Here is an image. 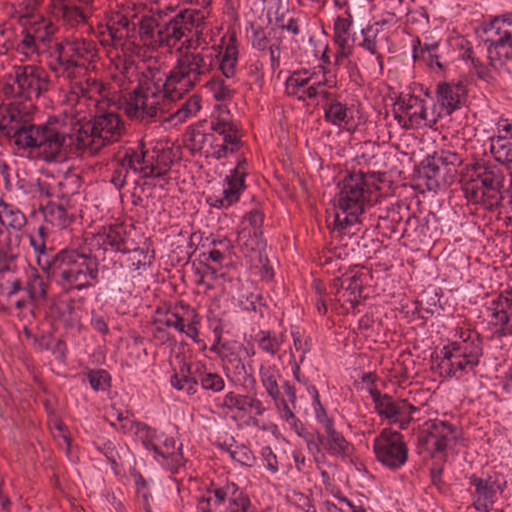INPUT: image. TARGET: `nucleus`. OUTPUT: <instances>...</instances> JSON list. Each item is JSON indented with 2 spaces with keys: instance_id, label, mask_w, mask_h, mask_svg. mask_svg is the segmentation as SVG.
I'll return each mask as SVG.
<instances>
[{
  "instance_id": "c03bdc74",
  "label": "nucleus",
  "mask_w": 512,
  "mask_h": 512,
  "mask_svg": "<svg viewBox=\"0 0 512 512\" xmlns=\"http://www.w3.org/2000/svg\"><path fill=\"white\" fill-rule=\"evenodd\" d=\"M220 356L224 363V369L227 375L231 373L237 381L241 379L246 380V378L250 376L248 374L246 365L238 352L233 351L230 347L223 345L220 351Z\"/></svg>"
},
{
  "instance_id": "a19ab883",
  "label": "nucleus",
  "mask_w": 512,
  "mask_h": 512,
  "mask_svg": "<svg viewBox=\"0 0 512 512\" xmlns=\"http://www.w3.org/2000/svg\"><path fill=\"white\" fill-rule=\"evenodd\" d=\"M420 177L426 179V187L428 190L438 189L441 185V181L444 183L448 182L443 170L440 168L439 159L435 154L428 156L422 162Z\"/></svg>"
},
{
  "instance_id": "9b49d317",
  "label": "nucleus",
  "mask_w": 512,
  "mask_h": 512,
  "mask_svg": "<svg viewBox=\"0 0 512 512\" xmlns=\"http://www.w3.org/2000/svg\"><path fill=\"white\" fill-rule=\"evenodd\" d=\"M49 68L60 76L74 78L78 70H87L98 58L97 44L84 38H65L50 52Z\"/></svg>"
},
{
  "instance_id": "a211bd4d",
  "label": "nucleus",
  "mask_w": 512,
  "mask_h": 512,
  "mask_svg": "<svg viewBox=\"0 0 512 512\" xmlns=\"http://www.w3.org/2000/svg\"><path fill=\"white\" fill-rule=\"evenodd\" d=\"M373 450L376 459L390 470L401 468L408 460V447L403 435L390 428H384L374 439Z\"/></svg>"
},
{
  "instance_id": "f3484780",
  "label": "nucleus",
  "mask_w": 512,
  "mask_h": 512,
  "mask_svg": "<svg viewBox=\"0 0 512 512\" xmlns=\"http://www.w3.org/2000/svg\"><path fill=\"white\" fill-rule=\"evenodd\" d=\"M456 429L447 421L439 419L429 420L418 435V453L426 452L431 458L446 461V450L455 442Z\"/></svg>"
},
{
  "instance_id": "09e8293b",
  "label": "nucleus",
  "mask_w": 512,
  "mask_h": 512,
  "mask_svg": "<svg viewBox=\"0 0 512 512\" xmlns=\"http://www.w3.org/2000/svg\"><path fill=\"white\" fill-rule=\"evenodd\" d=\"M218 58V56L216 57ZM238 61V48L236 39L232 36L225 46V50L221 55V59H215V65L219 63V68L226 78L233 77L236 71Z\"/></svg>"
},
{
  "instance_id": "e2e57ef3",
  "label": "nucleus",
  "mask_w": 512,
  "mask_h": 512,
  "mask_svg": "<svg viewBox=\"0 0 512 512\" xmlns=\"http://www.w3.org/2000/svg\"><path fill=\"white\" fill-rule=\"evenodd\" d=\"M187 317L189 320H185V327L182 333H185L189 338L195 342H199V330L197 325L200 323L199 316L195 309L186 308Z\"/></svg>"
},
{
  "instance_id": "de8ad7c7",
  "label": "nucleus",
  "mask_w": 512,
  "mask_h": 512,
  "mask_svg": "<svg viewBox=\"0 0 512 512\" xmlns=\"http://www.w3.org/2000/svg\"><path fill=\"white\" fill-rule=\"evenodd\" d=\"M315 73H311L307 69H299L293 71L285 82V91L288 96L298 99L303 90L313 80Z\"/></svg>"
},
{
  "instance_id": "393cba45",
  "label": "nucleus",
  "mask_w": 512,
  "mask_h": 512,
  "mask_svg": "<svg viewBox=\"0 0 512 512\" xmlns=\"http://www.w3.org/2000/svg\"><path fill=\"white\" fill-rule=\"evenodd\" d=\"M361 274H353L343 279L335 278L332 287L336 292H331L334 295L333 300L337 302L342 308L346 310L354 309L360 302L362 297L363 281ZM332 301V298H329Z\"/></svg>"
},
{
  "instance_id": "a18cd8bd",
  "label": "nucleus",
  "mask_w": 512,
  "mask_h": 512,
  "mask_svg": "<svg viewBox=\"0 0 512 512\" xmlns=\"http://www.w3.org/2000/svg\"><path fill=\"white\" fill-rule=\"evenodd\" d=\"M325 434L324 449L328 454L336 457H345L349 454V442L334 428V425L326 428Z\"/></svg>"
},
{
  "instance_id": "412c9836",
  "label": "nucleus",
  "mask_w": 512,
  "mask_h": 512,
  "mask_svg": "<svg viewBox=\"0 0 512 512\" xmlns=\"http://www.w3.org/2000/svg\"><path fill=\"white\" fill-rule=\"evenodd\" d=\"M146 437L143 444L147 449L153 450L156 460L172 473H177L179 468L184 465V456L182 445L176 446V440L173 437H165L164 435L154 437L156 431L146 427Z\"/></svg>"
},
{
  "instance_id": "bf43d9fd",
  "label": "nucleus",
  "mask_w": 512,
  "mask_h": 512,
  "mask_svg": "<svg viewBox=\"0 0 512 512\" xmlns=\"http://www.w3.org/2000/svg\"><path fill=\"white\" fill-rule=\"evenodd\" d=\"M97 449L106 457L112 469L116 471L120 465L121 459L116 445L110 440H105L97 445Z\"/></svg>"
},
{
  "instance_id": "f8f14e48",
  "label": "nucleus",
  "mask_w": 512,
  "mask_h": 512,
  "mask_svg": "<svg viewBox=\"0 0 512 512\" xmlns=\"http://www.w3.org/2000/svg\"><path fill=\"white\" fill-rule=\"evenodd\" d=\"M78 149L90 154L98 153L101 148L119 141L124 132L121 116L113 111L97 114L86 125L77 120Z\"/></svg>"
},
{
  "instance_id": "1a4fd4ad",
  "label": "nucleus",
  "mask_w": 512,
  "mask_h": 512,
  "mask_svg": "<svg viewBox=\"0 0 512 512\" xmlns=\"http://www.w3.org/2000/svg\"><path fill=\"white\" fill-rule=\"evenodd\" d=\"M217 53L213 48L202 47L200 51L180 52L175 66L164 79L170 91L181 99L183 94L193 89L208 76L215 66Z\"/></svg>"
},
{
  "instance_id": "72a5a7b5",
  "label": "nucleus",
  "mask_w": 512,
  "mask_h": 512,
  "mask_svg": "<svg viewBox=\"0 0 512 512\" xmlns=\"http://www.w3.org/2000/svg\"><path fill=\"white\" fill-rule=\"evenodd\" d=\"M134 32L133 19L129 20L125 15L116 13L109 18L105 30L101 32L104 37L102 42L115 44L124 38L132 39Z\"/></svg>"
},
{
  "instance_id": "bb28decb",
  "label": "nucleus",
  "mask_w": 512,
  "mask_h": 512,
  "mask_svg": "<svg viewBox=\"0 0 512 512\" xmlns=\"http://www.w3.org/2000/svg\"><path fill=\"white\" fill-rule=\"evenodd\" d=\"M354 232L351 228L343 229L341 232L336 233L335 222L332 229V241L329 247L322 252L319 256V264L322 266H333L338 270L341 269L339 261L347 259L353 252L354 248L348 243L344 242L345 236L351 237Z\"/></svg>"
},
{
  "instance_id": "37998d69",
  "label": "nucleus",
  "mask_w": 512,
  "mask_h": 512,
  "mask_svg": "<svg viewBox=\"0 0 512 512\" xmlns=\"http://www.w3.org/2000/svg\"><path fill=\"white\" fill-rule=\"evenodd\" d=\"M252 339L261 352L269 357H275L281 350L284 342V334H276L271 330H259L252 336Z\"/></svg>"
},
{
  "instance_id": "49530a36",
  "label": "nucleus",
  "mask_w": 512,
  "mask_h": 512,
  "mask_svg": "<svg viewBox=\"0 0 512 512\" xmlns=\"http://www.w3.org/2000/svg\"><path fill=\"white\" fill-rule=\"evenodd\" d=\"M128 246L122 254H127L126 263L130 270L140 271L151 266L154 256L149 255L148 247H138L133 240Z\"/></svg>"
},
{
  "instance_id": "9d476101",
  "label": "nucleus",
  "mask_w": 512,
  "mask_h": 512,
  "mask_svg": "<svg viewBox=\"0 0 512 512\" xmlns=\"http://www.w3.org/2000/svg\"><path fill=\"white\" fill-rule=\"evenodd\" d=\"M370 193L371 185L363 172L351 173L343 179L337 194L336 233L362 222L360 215L369 202Z\"/></svg>"
},
{
  "instance_id": "2eb2a0df",
  "label": "nucleus",
  "mask_w": 512,
  "mask_h": 512,
  "mask_svg": "<svg viewBox=\"0 0 512 512\" xmlns=\"http://www.w3.org/2000/svg\"><path fill=\"white\" fill-rule=\"evenodd\" d=\"M198 383L204 390L219 393L225 388V381L221 375L209 371L205 364L196 362L194 364L182 363L179 371L171 376V384L179 391H185L188 395L197 392Z\"/></svg>"
},
{
  "instance_id": "c85d7f7f",
  "label": "nucleus",
  "mask_w": 512,
  "mask_h": 512,
  "mask_svg": "<svg viewBox=\"0 0 512 512\" xmlns=\"http://www.w3.org/2000/svg\"><path fill=\"white\" fill-rule=\"evenodd\" d=\"M195 12V22L186 24V29L183 31V35L179 38V42L184 39L179 52L184 51H198L202 44H206L203 28L205 25V16L201 10L194 8H179V13Z\"/></svg>"
},
{
  "instance_id": "3c124183",
  "label": "nucleus",
  "mask_w": 512,
  "mask_h": 512,
  "mask_svg": "<svg viewBox=\"0 0 512 512\" xmlns=\"http://www.w3.org/2000/svg\"><path fill=\"white\" fill-rule=\"evenodd\" d=\"M439 159L440 168L443 170L446 178L452 180L457 172V168L463 163L461 155L450 150H440L434 152Z\"/></svg>"
},
{
  "instance_id": "20e7f679",
  "label": "nucleus",
  "mask_w": 512,
  "mask_h": 512,
  "mask_svg": "<svg viewBox=\"0 0 512 512\" xmlns=\"http://www.w3.org/2000/svg\"><path fill=\"white\" fill-rule=\"evenodd\" d=\"M48 284L38 270L20 261L13 247L0 250V296L11 298L20 292L25 298L16 301L17 308L39 303L47 296Z\"/></svg>"
},
{
  "instance_id": "864d4df0",
  "label": "nucleus",
  "mask_w": 512,
  "mask_h": 512,
  "mask_svg": "<svg viewBox=\"0 0 512 512\" xmlns=\"http://www.w3.org/2000/svg\"><path fill=\"white\" fill-rule=\"evenodd\" d=\"M56 198L64 200L76 194L80 188V178L75 174L65 175L61 180L54 182Z\"/></svg>"
},
{
  "instance_id": "e433bc0d",
  "label": "nucleus",
  "mask_w": 512,
  "mask_h": 512,
  "mask_svg": "<svg viewBox=\"0 0 512 512\" xmlns=\"http://www.w3.org/2000/svg\"><path fill=\"white\" fill-rule=\"evenodd\" d=\"M282 420L285 421V423L294 430L298 436L305 440L308 450L313 455L321 452V446H324V436L319 432H317L316 436L308 432L303 423L296 417L293 410H286Z\"/></svg>"
},
{
  "instance_id": "2f4dec72",
  "label": "nucleus",
  "mask_w": 512,
  "mask_h": 512,
  "mask_svg": "<svg viewBox=\"0 0 512 512\" xmlns=\"http://www.w3.org/2000/svg\"><path fill=\"white\" fill-rule=\"evenodd\" d=\"M437 100L441 107L450 115L464 105L467 96L466 86L462 82L439 83L437 85Z\"/></svg>"
},
{
  "instance_id": "0e129e2a",
  "label": "nucleus",
  "mask_w": 512,
  "mask_h": 512,
  "mask_svg": "<svg viewBox=\"0 0 512 512\" xmlns=\"http://www.w3.org/2000/svg\"><path fill=\"white\" fill-rule=\"evenodd\" d=\"M245 398L246 394H237L233 391H230L225 394L221 406L223 408H227L230 411L236 410L240 413H243V411H245Z\"/></svg>"
},
{
  "instance_id": "6e6552de",
  "label": "nucleus",
  "mask_w": 512,
  "mask_h": 512,
  "mask_svg": "<svg viewBox=\"0 0 512 512\" xmlns=\"http://www.w3.org/2000/svg\"><path fill=\"white\" fill-rule=\"evenodd\" d=\"M483 356V341L479 333L462 330L459 340L445 345L440 350L438 362L439 374L444 377L461 379L465 375L475 374Z\"/></svg>"
},
{
  "instance_id": "7ed1b4c3",
  "label": "nucleus",
  "mask_w": 512,
  "mask_h": 512,
  "mask_svg": "<svg viewBox=\"0 0 512 512\" xmlns=\"http://www.w3.org/2000/svg\"><path fill=\"white\" fill-rule=\"evenodd\" d=\"M137 80V87L126 99L127 116L145 124L164 120V115L171 111V104L179 100L177 94L170 91L164 74L147 68L137 75Z\"/></svg>"
},
{
  "instance_id": "7c9ffc66",
  "label": "nucleus",
  "mask_w": 512,
  "mask_h": 512,
  "mask_svg": "<svg viewBox=\"0 0 512 512\" xmlns=\"http://www.w3.org/2000/svg\"><path fill=\"white\" fill-rule=\"evenodd\" d=\"M325 103L323 104L324 118L333 126L339 128L348 127L353 123V110L346 103L341 102L331 92H323Z\"/></svg>"
},
{
  "instance_id": "13d9d810",
  "label": "nucleus",
  "mask_w": 512,
  "mask_h": 512,
  "mask_svg": "<svg viewBox=\"0 0 512 512\" xmlns=\"http://www.w3.org/2000/svg\"><path fill=\"white\" fill-rule=\"evenodd\" d=\"M335 85V81L331 78L324 77L323 80L311 81L308 86L303 90L301 95L298 97L299 101H305L306 99H315L319 95L323 96L324 91H320L322 86L332 87Z\"/></svg>"
},
{
  "instance_id": "4c0bfd02",
  "label": "nucleus",
  "mask_w": 512,
  "mask_h": 512,
  "mask_svg": "<svg viewBox=\"0 0 512 512\" xmlns=\"http://www.w3.org/2000/svg\"><path fill=\"white\" fill-rule=\"evenodd\" d=\"M72 92L77 95L78 98H86L93 100L96 103L99 102L98 97H108V86L101 80L93 78L91 76L86 77L83 80L75 82L72 87Z\"/></svg>"
},
{
  "instance_id": "aec40b11",
  "label": "nucleus",
  "mask_w": 512,
  "mask_h": 512,
  "mask_svg": "<svg viewBox=\"0 0 512 512\" xmlns=\"http://www.w3.org/2000/svg\"><path fill=\"white\" fill-rule=\"evenodd\" d=\"M397 106L394 117L405 129H418L422 126L432 128L437 123L435 112H429L426 101L417 96L402 97Z\"/></svg>"
},
{
  "instance_id": "4468645a",
  "label": "nucleus",
  "mask_w": 512,
  "mask_h": 512,
  "mask_svg": "<svg viewBox=\"0 0 512 512\" xmlns=\"http://www.w3.org/2000/svg\"><path fill=\"white\" fill-rule=\"evenodd\" d=\"M208 497H202L197 512H255L249 496L235 483L208 490Z\"/></svg>"
},
{
  "instance_id": "69168bd1",
  "label": "nucleus",
  "mask_w": 512,
  "mask_h": 512,
  "mask_svg": "<svg viewBox=\"0 0 512 512\" xmlns=\"http://www.w3.org/2000/svg\"><path fill=\"white\" fill-rule=\"evenodd\" d=\"M276 24L280 29L286 30L293 36H298L301 33V20L298 17H289L286 20L284 15H281L276 17Z\"/></svg>"
},
{
  "instance_id": "6e6d98bb",
  "label": "nucleus",
  "mask_w": 512,
  "mask_h": 512,
  "mask_svg": "<svg viewBox=\"0 0 512 512\" xmlns=\"http://www.w3.org/2000/svg\"><path fill=\"white\" fill-rule=\"evenodd\" d=\"M87 378L94 391H106L111 386V376L104 369H92L87 373Z\"/></svg>"
},
{
  "instance_id": "c756f323",
  "label": "nucleus",
  "mask_w": 512,
  "mask_h": 512,
  "mask_svg": "<svg viewBox=\"0 0 512 512\" xmlns=\"http://www.w3.org/2000/svg\"><path fill=\"white\" fill-rule=\"evenodd\" d=\"M469 483L475 488L474 507L478 511L488 512L495 502L497 491H502L501 485L490 476L480 478L476 475L469 477Z\"/></svg>"
},
{
  "instance_id": "b1692460",
  "label": "nucleus",
  "mask_w": 512,
  "mask_h": 512,
  "mask_svg": "<svg viewBox=\"0 0 512 512\" xmlns=\"http://www.w3.org/2000/svg\"><path fill=\"white\" fill-rule=\"evenodd\" d=\"M92 0H50L51 14L70 27L86 23Z\"/></svg>"
},
{
  "instance_id": "4be33fe9",
  "label": "nucleus",
  "mask_w": 512,
  "mask_h": 512,
  "mask_svg": "<svg viewBox=\"0 0 512 512\" xmlns=\"http://www.w3.org/2000/svg\"><path fill=\"white\" fill-rule=\"evenodd\" d=\"M248 174L247 159L242 157L238 159L235 168L226 176L221 195H211L207 198V203L215 208H228L238 202L240 195L245 190V178Z\"/></svg>"
},
{
  "instance_id": "338daca9",
  "label": "nucleus",
  "mask_w": 512,
  "mask_h": 512,
  "mask_svg": "<svg viewBox=\"0 0 512 512\" xmlns=\"http://www.w3.org/2000/svg\"><path fill=\"white\" fill-rule=\"evenodd\" d=\"M401 216L396 209H391L388 211L387 216H379L377 226L383 229H390L391 232H398V225L400 223Z\"/></svg>"
},
{
  "instance_id": "f704fd0d",
  "label": "nucleus",
  "mask_w": 512,
  "mask_h": 512,
  "mask_svg": "<svg viewBox=\"0 0 512 512\" xmlns=\"http://www.w3.org/2000/svg\"><path fill=\"white\" fill-rule=\"evenodd\" d=\"M352 26V20L338 16L334 21V35L333 40L337 46L335 54V60L337 64L347 58L353 49V40L350 38V28Z\"/></svg>"
},
{
  "instance_id": "79ce46f5",
  "label": "nucleus",
  "mask_w": 512,
  "mask_h": 512,
  "mask_svg": "<svg viewBox=\"0 0 512 512\" xmlns=\"http://www.w3.org/2000/svg\"><path fill=\"white\" fill-rule=\"evenodd\" d=\"M171 104V111L167 112L168 117L164 115V120L174 122V124H182L191 117H194L201 108V97L199 95H192L185 102L181 103L174 110Z\"/></svg>"
},
{
  "instance_id": "dca6fc26",
  "label": "nucleus",
  "mask_w": 512,
  "mask_h": 512,
  "mask_svg": "<svg viewBox=\"0 0 512 512\" xmlns=\"http://www.w3.org/2000/svg\"><path fill=\"white\" fill-rule=\"evenodd\" d=\"M484 35L491 65L512 60V11L494 17L484 28Z\"/></svg>"
},
{
  "instance_id": "603ef678",
  "label": "nucleus",
  "mask_w": 512,
  "mask_h": 512,
  "mask_svg": "<svg viewBox=\"0 0 512 512\" xmlns=\"http://www.w3.org/2000/svg\"><path fill=\"white\" fill-rule=\"evenodd\" d=\"M238 241L243 248L251 252H260L266 246L263 232L249 231L248 228H243L239 232Z\"/></svg>"
},
{
  "instance_id": "c9c22d12",
  "label": "nucleus",
  "mask_w": 512,
  "mask_h": 512,
  "mask_svg": "<svg viewBox=\"0 0 512 512\" xmlns=\"http://www.w3.org/2000/svg\"><path fill=\"white\" fill-rule=\"evenodd\" d=\"M186 308H191L189 305H175L168 308H157L153 318V325L165 326L167 328H174L178 332H183L185 327V320H189L186 314Z\"/></svg>"
},
{
  "instance_id": "ddd939ff",
  "label": "nucleus",
  "mask_w": 512,
  "mask_h": 512,
  "mask_svg": "<svg viewBox=\"0 0 512 512\" xmlns=\"http://www.w3.org/2000/svg\"><path fill=\"white\" fill-rule=\"evenodd\" d=\"M19 23L22 39L16 50L27 59L34 60L50 47L58 27L50 19L30 11L20 14Z\"/></svg>"
},
{
  "instance_id": "39448f33",
  "label": "nucleus",
  "mask_w": 512,
  "mask_h": 512,
  "mask_svg": "<svg viewBox=\"0 0 512 512\" xmlns=\"http://www.w3.org/2000/svg\"><path fill=\"white\" fill-rule=\"evenodd\" d=\"M195 12L179 13V7L167 5L158 9L156 14H144L133 17L134 38L139 37L142 45L149 48L174 47L186 24L195 22Z\"/></svg>"
},
{
  "instance_id": "f03ea898",
  "label": "nucleus",
  "mask_w": 512,
  "mask_h": 512,
  "mask_svg": "<svg viewBox=\"0 0 512 512\" xmlns=\"http://www.w3.org/2000/svg\"><path fill=\"white\" fill-rule=\"evenodd\" d=\"M44 228L30 236V245L38 252L37 262L43 270H49L65 291L83 290L99 282V261L91 252L62 249L57 253L47 252Z\"/></svg>"
},
{
  "instance_id": "423d86ee",
  "label": "nucleus",
  "mask_w": 512,
  "mask_h": 512,
  "mask_svg": "<svg viewBox=\"0 0 512 512\" xmlns=\"http://www.w3.org/2000/svg\"><path fill=\"white\" fill-rule=\"evenodd\" d=\"M210 124V133H191L189 142L193 151H198L207 158L220 160L240 150L243 146L241 129L226 106L216 107Z\"/></svg>"
},
{
  "instance_id": "8fccbe9b",
  "label": "nucleus",
  "mask_w": 512,
  "mask_h": 512,
  "mask_svg": "<svg viewBox=\"0 0 512 512\" xmlns=\"http://www.w3.org/2000/svg\"><path fill=\"white\" fill-rule=\"evenodd\" d=\"M27 220L25 215L12 204H7L3 201L0 202V223L3 226L21 230Z\"/></svg>"
},
{
  "instance_id": "5fc2aeb1",
  "label": "nucleus",
  "mask_w": 512,
  "mask_h": 512,
  "mask_svg": "<svg viewBox=\"0 0 512 512\" xmlns=\"http://www.w3.org/2000/svg\"><path fill=\"white\" fill-rule=\"evenodd\" d=\"M145 163V155L138 154L135 150L129 149L126 150L123 156H119L116 161V167L118 169H123L125 172L129 173V170H138L139 168L136 164L142 166Z\"/></svg>"
},
{
  "instance_id": "a878e982",
  "label": "nucleus",
  "mask_w": 512,
  "mask_h": 512,
  "mask_svg": "<svg viewBox=\"0 0 512 512\" xmlns=\"http://www.w3.org/2000/svg\"><path fill=\"white\" fill-rule=\"evenodd\" d=\"M490 152L495 161L512 169V121L501 119L497 123V135L490 138Z\"/></svg>"
},
{
  "instance_id": "6ab92c4d",
  "label": "nucleus",
  "mask_w": 512,
  "mask_h": 512,
  "mask_svg": "<svg viewBox=\"0 0 512 512\" xmlns=\"http://www.w3.org/2000/svg\"><path fill=\"white\" fill-rule=\"evenodd\" d=\"M376 413L391 424H398L400 429L408 428L413 421V413L419 409L406 399H395L389 394H382L374 387L369 388Z\"/></svg>"
},
{
  "instance_id": "58836bf2",
  "label": "nucleus",
  "mask_w": 512,
  "mask_h": 512,
  "mask_svg": "<svg viewBox=\"0 0 512 512\" xmlns=\"http://www.w3.org/2000/svg\"><path fill=\"white\" fill-rule=\"evenodd\" d=\"M42 213L47 223L59 229L67 228L75 219V213L64 203L56 204L52 201L42 207Z\"/></svg>"
},
{
  "instance_id": "f257e3e1",
  "label": "nucleus",
  "mask_w": 512,
  "mask_h": 512,
  "mask_svg": "<svg viewBox=\"0 0 512 512\" xmlns=\"http://www.w3.org/2000/svg\"><path fill=\"white\" fill-rule=\"evenodd\" d=\"M51 86L47 71L37 65L13 67L5 76L0 93L7 104L0 105V132L19 149H29L33 157L47 163L62 162L78 149L77 119L70 115L49 117L45 123H31L34 100Z\"/></svg>"
},
{
  "instance_id": "052dcab7",
  "label": "nucleus",
  "mask_w": 512,
  "mask_h": 512,
  "mask_svg": "<svg viewBox=\"0 0 512 512\" xmlns=\"http://www.w3.org/2000/svg\"><path fill=\"white\" fill-rule=\"evenodd\" d=\"M208 86L214 97L218 101H226L232 98L233 89L221 78H213L208 82Z\"/></svg>"
},
{
  "instance_id": "774afa93",
  "label": "nucleus",
  "mask_w": 512,
  "mask_h": 512,
  "mask_svg": "<svg viewBox=\"0 0 512 512\" xmlns=\"http://www.w3.org/2000/svg\"><path fill=\"white\" fill-rule=\"evenodd\" d=\"M437 48L438 43L425 44L421 48V54L431 68L437 66L439 69H443V64L440 61V56L436 53Z\"/></svg>"
},
{
  "instance_id": "473e14b6",
  "label": "nucleus",
  "mask_w": 512,
  "mask_h": 512,
  "mask_svg": "<svg viewBox=\"0 0 512 512\" xmlns=\"http://www.w3.org/2000/svg\"><path fill=\"white\" fill-rule=\"evenodd\" d=\"M132 239L129 237L123 226H111L103 233L93 237L92 242L101 247L104 251L120 252L129 249Z\"/></svg>"
},
{
  "instance_id": "cd10ccee",
  "label": "nucleus",
  "mask_w": 512,
  "mask_h": 512,
  "mask_svg": "<svg viewBox=\"0 0 512 512\" xmlns=\"http://www.w3.org/2000/svg\"><path fill=\"white\" fill-rule=\"evenodd\" d=\"M259 376L267 396L273 400L281 419H283L286 410H292V408L289 407L287 400L281 396L279 386V380L281 378L280 370L276 365H261L259 368Z\"/></svg>"
},
{
  "instance_id": "0eeeda50",
  "label": "nucleus",
  "mask_w": 512,
  "mask_h": 512,
  "mask_svg": "<svg viewBox=\"0 0 512 512\" xmlns=\"http://www.w3.org/2000/svg\"><path fill=\"white\" fill-rule=\"evenodd\" d=\"M505 174L501 167L486 161H476L467 167L462 178V190L469 202L494 210L506 200Z\"/></svg>"
},
{
  "instance_id": "ea45409f",
  "label": "nucleus",
  "mask_w": 512,
  "mask_h": 512,
  "mask_svg": "<svg viewBox=\"0 0 512 512\" xmlns=\"http://www.w3.org/2000/svg\"><path fill=\"white\" fill-rule=\"evenodd\" d=\"M50 314L68 327H76L81 322V309L73 299L58 300L51 304Z\"/></svg>"
},
{
  "instance_id": "680f3d73",
  "label": "nucleus",
  "mask_w": 512,
  "mask_h": 512,
  "mask_svg": "<svg viewBox=\"0 0 512 512\" xmlns=\"http://www.w3.org/2000/svg\"><path fill=\"white\" fill-rule=\"evenodd\" d=\"M231 458L243 466L251 467L255 464L256 458L253 452L245 445H238L234 449H228Z\"/></svg>"
},
{
  "instance_id": "4d7b16f0",
  "label": "nucleus",
  "mask_w": 512,
  "mask_h": 512,
  "mask_svg": "<svg viewBox=\"0 0 512 512\" xmlns=\"http://www.w3.org/2000/svg\"><path fill=\"white\" fill-rule=\"evenodd\" d=\"M139 170L142 172L145 178H162L166 176L170 170V162L159 161L156 163L147 164L146 162L139 166Z\"/></svg>"
},
{
  "instance_id": "5701e85b",
  "label": "nucleus",
  "mask_w": 512,
  "mask_h": 512,
  "mask_svg": "<svg viewBox=\"0 0 512 512\" xmlns=\"http://www.w3.org/2000/svg\"><path fill=\"white\" fill-rule=\"evenodd\" d=\"M487 321L499 336L512 335V289L501 292L486 307Z\"/></svg>"
}]
</instances>
